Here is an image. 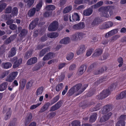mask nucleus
<instances>
[{
	"label": "nucleus",
	"instance_id": "f03ea898",
	"mask_svg": "<svg viewBox=\"0 0 126 126\" xmlns=\"http://www.w3.org/2000/svg\"><path fill=\"white\" fill-rule=\"evenodd\" d=\"M12 63H13V67L14 68H16L18 67L22 63V59L21 58L18 59V58L16 56L13 57L11 60Z\"/></svg>",
	"mask_w": 126,
	"mask_h": 126
},
{
	"label": "nucleus",
	"instance_id": "a878e982",
	"mask_svg": "<svg viewBox=\"0 0 126 126\" xmlns=\"http://www.w3.org/2000/svg\"><path fill=\"white\" fill-rule=\"evenodd\" d=\"M14 36L13 35L8 38L4 42V44L5 45H7L11 43L12 41H13L15 39Z\"/></svg>",
	"mask_w": 126,
	"mask_h": 126
},
{
	"label": "nucleus",
	"instance_id": "c03bdc74",
	"mask_svg": "<svg viewBox=\"0 0 126 126\" xmlns=\"http://www.w3.org/2000/svg\"><path fill=\"white\" fill-rule=\"evenodd\" d=\"M24 1L27 3V5L29 7H31L34 2V0H24Z\"/></svg>",
	"mask_w": 126,
	"mask_h": 126
},
{
	"label": "nucleus",
	"instance_id": "680f3d73",
	"mask_svg": "<svg viewBox=\"0 0 126 126\" xmlns=\"http://www.w3.org/2000/svg\"><path fill=\"white\" fill-rule=\"evenodd\" d=\"M101 107V104L99 103L94 107L93 110H99Z\"/></svg>",
	"mask_w": 126,
	"mask_h": 126
},
{
	"label": "nucleus",
	"instance_id": "2eb2a0df",
	"mask_svg": "<svg viewBox=\"0 0 126 126\" xmlns=\"http://www.w3.org/2000/svg\"><path fill=\"white\" fill-rule=\"evenodd\" d=\"M107 80V77L106 76L102 77L100 78L99 79H98L94 83V85H97L100 83Z\"/></svg>",
	"mask_w": 126,
	"mask_h": 126
},
{
	"label": "nucleus",
	"instance_id": "f8f14e48",
	"mask_svg": "<svg viewBox=\"0 0 126 126\" xmlns=\"http://www.w3.org/2000/svg\"><path fill=\"white\" fill-rule=\"evenodd\" d=\"M103 50L100 48H98L95 50V52L92 55V57H98L101 55L102 53Z\"/></svg>",
	"mask_w": 126,
	"mask_h": 126
},
{
	"label": "nucleus",
	"instance_id": "6e6d98bb",
	"mask_svg": "<svg viewBox=\"0 0 126 126\" xmlns=\"http://www.w3.org/2000/svg\"><path fill=\"white\" fill-rule=\"evenodd\" d=\"M12 7L11 6H8L6 9L5 11V14L10 13L11 12Z\"/></svg>",
	"mask_w": 126,
	"mask_h": 126
},
{
	"label": "nucleus",
	"instance_id": "49530a36",
	"mask_svg": "<svg viewBox=\"0 0 126 126\" xmlns=\"http://www.w3.org/2000/svg\"><path fill=\"white\" fill-rule=\"evenodd\" d=\"M50 103L48 102L46 103L41 109V110H46L50 106Z\"/></svg>",
	"mask_w": 126,
	"mask_h": 126
},
{
	"label": "nucleus",
	"instance_id": "3c124183",
	"mask_svg": "<svg viewBox=\"0 0 126 126\" xmlns=\"http://www.w3.org/2000/svg\"><path fill=\"white\" fill-rule=\"evenodd\" d=\"M125 122L124 120H119L117 123L116 126H125Z\"/></svg>",
	"mask_w": 126,
	"mask_h": 126
},
{
	"label": "nucleus",
	"instance_id": "a211bd4d",
	"mask_svg": "<svg viewBox=\"0 0 126 126\" xmlns=\"http://www.w3.org/2000/svg\"><path fill=\"white\" fill-rule=\"evenodd\" d=\"M126 97V90L122 92L120 94L117 95L116 99L117 100L121 99Z\"/></svg>",
	"mask_w": 126,
	"mask_h": 126
},
{
	"label": "nucleus",
	"instance_id": "5fc2aeb1",
	"mask_svg": "<svg viewBox=\"0 0 126 126\" xmlns=\"http://www.w3.org/2000/svg\"><path fill=\"white\" fill-rule=\"evenodd\" d=\"M96 63H94L91 64L88 68V70L90 71L94 67H95L97 65Z\"/></svg>",
	"mask_w": 126,
	"mask_h": 126
},
{
	"label": "nucleus",
	"instance_id": "ddd939ff",
	"mask_svg": "<svg viewBox=\"0 0 126 126\" xmlns=\"http://www.w3.org/2000/svg\"><path fill=\"white\" fill-rule=\"evenodd\" d=\"M16 47H13L10 49L8 54V57L9 58L14 56L16 53Z\"/></svg>",
	"mask_w": 126,
	"mask_h": 126
},
{
	"label": "nucleus",
	"instance_id": "4c0bfd02",
	"mask_svg": "<svg viewBox=\"0 0 126 126\" xmlns=\"http://www.w3.org/2000/svg\"><path fill=\"white\" fill-rule=\"evenodd\" d=\"M63 84L62 83H61L58 84L56 87V90L57 92H59L63 89Z\"/></svg>",
	"mask_w": 126,
	"mask_h": 126
},
{
	"label": "nucleus",
	"instance_id": "6e6552de",
	"mask_svg": "<svg viewBox=\"0 0 126 126\" xmlns=\"http://www.w3.org/2000/svg\"><path fill=\"white\" fill-rule=\"evenodd\" d=\"M94 104V103L93 102H88L85 101H84L80 103L79 106L80 107L82 108L83 109H84L87 107H90L91 105Z\"/></svg>",
	"mask_w": 126,
	"mask_h": 126
},
{
	"label": "nucleus",
	"instance_id": "f3484780",
	"mask_svg": "<svg viewBox=\"0 0 126 126\" xmlns=\"http://www.w3.org/2000/svg\"><path fill=\"white\" fill-rule=\"evenodd\" d=\"M27 81L24 79H21L19 82V88L21 90H23L25 88Z\"/></svg>",
	"mask_w": 126,
	"mask_h": 126
},
{
	"label": "nucleus",
	"instance_id": "dca6fc26",
	"mask_svg": "<svg viewBox=\"0 0 126 126\" xmlns=\"http://www.w3.org/2000/svg\"><path fill=\"white\" fill-rule=\"evenodd\" d=\"M32 115L31 113L29 114L25 118L24 121V124L26 126L28 125L31 121Z\"/></svg>",
	"mask_w": 126,
	"mask_h": 126
},
{
	"label": "nucleus",
	"instance_id": "ea45409f",
	"mask_svg": "<svg viewBox=\"0 0 126 126\" xmlns=\"http://www.w3.org/2000/svg\"><path fill=\"white\" fill-rule=\"evenodd\" d=\"M5 111V112L6 113L4 119L5 120H7L10 118L11 114V111Z\"/></svg>",
	"mask_w": 126,
	"mask_h": 126
},
{
	"label": "nucleus",
	"instance_id": "c85d7f7f",
	"mask_svg": "<svg viewBox=\"0 0 126 126\" xmlns=\"http://www.w3.org/2000/svg\"><path fill=\"white\" fill-rule=\"evenodd\" d=\"M58 35V34L57 32H51L47 34V36L51 38H55L57 37Z\"/></svg>",
	"mask_w": 126,
	"mask_h": 126
},
{
	"label": "nucleus",
	"instance_id": "8fccbe9b",
	"mask_svg": "<svg viewBox=\"0 0 126 126\" xmlns=\"http://www.w3.org/2000/svg\"><path fill=\"white\" fill-rule=\"evenodd\" d=\"M88 85L87 84H85L84 85V87L82 89L79 91L78 93L76 94V96H77L82 93L88 87Z\"/></svg>",
	"mask_w": 126,
	"mask_h": 126
},
{
	"label": "nucleus",
	"instance_id": "39448f33",
	"mask_svg": "<svg viewBox=\"0 0 126 126\" xmlns=\"http://www.w3.org/2000/svg\"><path fill=\"white\" fill-rule=\"evenodd\" d=\"M114 6H102L99 8L98 11L100 12V11L102 10L107 12L109 11L110 14L111 15L112 13V10L114 9Z\"/></svg>",
	"mask_w": 126,
	"mask_h": 126
},
{
	"label": "nucleus",
	"instance_id": "5701e85b",
	"mask_svg": "<svg viewBox=\"0 0 126 126\" xmlns=\"http://www.w3.org/2000/svg\"><path fill=\"white\" fill-rule=\"evenodd\" d=\"M107 69V67L105 66L102 67L101 69L98 71H95L94 74L95 75H97L100 74L101 73L105 71H106Z\"/></svg>",
	"mask_w": 126,
	"mask_h": 126
},
{
	"label": "nucleus",
	"instance_id": "7ed1b4c3",
	"mask_svg": "<svg viewBox=\"0 0 126 126\" xmlns=\"http://www.w3.org/2000/svg\"><path fill=\"white\" fill-rule=\"evenodd\" d=\"M58 22L55 20L50 24L48 28V30L49 31H55L58 29Z\"/></svg>",
	"mask_w": 126,
	"mask_h": 126
},
{
	"label": "nucleus",
	"instance_id": "bb28decb",
	"mask_svg": "<svg viewBox=\"0 0 126 126\" xmlns=\"http://www.w3.org/2000/svg\"><path fill=\"white\" fill-rule=\"evenodd\" d=\"M8 85V83L6 82L2 83L0 85V91H3L7 88Z\"/></svg>",
	"mask_w": 126,
	"mask_h": 126
},
{
	"label": "nucleus",
	"instance_id": "f704fd0d",
	"mask_svg": "<svg viewBox=\"0 0 126 126\" xmlns=\"http://www.w3.org/2000/svg\"><path fill=\"white\" fill-rule=\"evenodd\" d=\"M32 54V51L31 50H29L25 53L24 57L26 59H28L31 57Z\"/></svg>",
	"mask_w": 126,
	"mask_h": 126
},
{
	"label": "nucleus",
	"instance_id": "f257e3e1",
	"mask_svg": "<svg viewBox=\"0 0 126 126\" xmlns=\"http://www.w3.org/2000/svg\"><path fill=\"white\" fill-rule=\"evenodd\" d=\"M117 82L115 83H112L110 85L108 88V89L103 90L99 95H97L96 97L97 99H102L107 97L110 94V91L113 90V88H115L117 85Z\"/></svg>",
	"mask_w": 126,
	"mask_h": 126
},
{
	"label": "nucleus",
	"instance_id": "338daca9",
	"mask_svg": "<svg viewBox=\"0 0 126 126\" xmlns=\"http://www.w3.org/2000/svg\"><path fill=\"white\" fill-rule=\"evenodd\" d=\"M41 104V103H39L36 105H33L31 106L30 107V109L31 110H33L36 108Z\"/></svg>",
	"mask_w": 126,
	"mask_h": 126
},
{
	"label": "nucleus",
	"instance_id": "13d9d810",
	"mask_svg": "<svg viewBox=\"0 0 126 126\" xmlns=\"http://www.w3.org/2000/svg\"><path fill=\"white\" fill-rule=\"evenodd\" d=\"M94 49L92 48L89 49L87 50L86 54V55L87 57L90 56L91 55Z\"/></svg>",
	"mask_w": 126,
	"mask_h": 126
},
{
	"label": "nucleus",
	"instance_id": "72a5a7b5",
	"mask_svg": "<svg viewBox=\"0 0 126 126\" xmlns=\"http://www.w3.org/2000/svg\"><path fill=\"white\" fill-rule=\"evenodd\" d=\"M18 9L16 7H14L11 11V15L13 16H16L18 13Z\"/></svg>",
	"mask_w": 126,
	"mask_h": 126
},
{
	"label": "nucleus",
	"instance_id": "412c9836",
	"mask_svg": "<svg viewBox=\"0 0 126 126\" xmlns=\"http://www.w3.org/2000/svg\"><path fill=\"white\" fill-rule=\"evenodd\" d=\"M86 50V48L85 46L84 45H82L80 46V48L78 50L77 53L78 55H79L84 52Z\"/></svg>",
	"mask_w": 126,
	"mask_h": 126
},
{
	"label": "nucleus",
	"instance_id": "58836bf2",
	"mask_svg": "<svg viewBox=\"0 0 126 126\" xmlns=\"http://www.w3.org/2000/svg\"><path fill=\"white\" fill-rule=\"evenodd\" d=\"M69 39L68 37L64 38L61 40L60 43L61 44H67L69 43Z\"/></svg>",
	"mask_w": 126,
	"mask_h": 126
},
{
	"label": "nucleus",
	"instance_id": "393cba45",
	"mask_svg": "<svg viewBox=\"0 0 126 126\" xmlns=\"http://www.w3.org/2000/svg\"><path fill=\"white\" fill-rule=\"evenodd\" d=\"M20 33V34H19V36H20L21 38H23L27 34L28 31L26 29H24L21 30Z\"/></svg>",
	"mask_w": 126,
	"mask_h": 126
},
{
	"label": "nucleus",
	"instance_id": "7c9ffc66",
	"mask_svg": "<svg viewBox=\"0 0 126 126\" xmlns=\"http://www.w3.org/2000/svg\"><path fill=\"white\" fill-rule=\"evenodd\" d=\"M36 11L35 8L33 7L29 11L28 15L30 17L33 16L35 13Z\"/></svg>",
	"mask_w": 126,
	"mask_h": 126
},
{
	"label": "nucleus",
	"instance_id": "473e14b6",
	"mask_svg": "<svg viewBox=\"0 0 126 126\" xmlns=\"http://www.w3.org/2000/svg\"><path fill=\"white\" fill-rule=\"evenodd\" d=\"M97 117V115L96 113H93L90 116L89 121L90 122H93L95 121Z\"/></svg>",
	"mask_w": 126,
	"mask_h": 126
},
{
	"label": "nucleus",
	"instance_id": "6ab92c4d",
	"mask_svg": "<svg viewBox=\"0 0 126 126\" xmlns=\"http://www.w3.org/2000/svg\"><path fill=\"white\" fill-rule=\"evenodd\" d=\"M53 53L51 52H49L45 56L43 60L44 61H46L51 59L53 57Z\"/></svg>",
	"mask_w": 126,
	"mask_h": 126
},
{
	"label": "nucleus",
	"instance_id": "423d86ee",
	"mask_svg": "<svg viewBox=\"0 0 126 126\" xmlns=\"http://www.w3.org/2000/svg\"><path fill=\"white\" fill-rule=\"evenodd\" d=\"M39 21V19L36 18L32 21L29 25V30L33 29L38 24Z\"/></svg>",
	"mask_w": 126,
	"mask_h": 126
},
{
	"label": "nucleus",
	"instance_id": "0e129e2a",
	"mask_svg": "<svg viewBox=\"0 0 126 126\" xmlns=\"http://www.w3.org/2000/svg\"><path fill=\"white\" fill-rule=\"evenodd\" d=\"M80 122L77 120H75L73 121L71 124L72 126H78L80 124Z\"/></svg>",
	"mask_w": 126,
	"mask_h": 126
},
{
	"label": "nucleus",
	"instance_id": "052dcab7",
	"mask_svg": "<svg viewBox=\"0 0 126 126\" xmlns=\"http://www.w3.org/2000/svg\"><path fill=\"white\" fill-rule=\"evenodd\" d=\"M117 61L119 63L118 65V66L120 67L121 66L123 63V59L121 57H119L117 59Z\"/></svg>",
	"mask_w": 126,
	"mask_h": 126
},
{
	"label": "nucleus",
	"instance_id": "0eeeda50",
	"mask_svg": "<svg viewBox=\"0 0 126 126\" xmlns=\"http://www.w3.org/2000/svg\"><path fill=\"white\" fill-rule=\"evenodd\" d=\"M87 66L86 65L83 64L79 68L77 73L79 76L81 75L86 70Z\"/></svg>",
	"mask_w": 126,
	"mask_h": 126
},
{
	"label": "nucleus",
	"instance_id": "4be33fe9",
	"mask_svg": "<svg viewBox=\"0 0 126 126\" xmlns=\"http://www.w3.org/2000/svg\"><path fill=\"white\" fill-rule=\"evenodd\" d=\"M93 12V10L91 8H88L84 10L83 12L84 15L85 16H89L91 15Z\"/></svg>",
	"mask_w": 126,
	"mask_h": 126
},
{
	"label": "nucleus",
	"instance_id": "de8ad7c7",
	"mask_svg": "<svg viewBox=\"0 0 126 126\" xmlns=\"http://www.w3.org/2000/svg\"><path fill=\"white\" fill-rule=\"evenodd\" d=\"M82 84L81 83H78L75 85L73 87H74V89L76 92H78L81 87Z\"/></svg>",
	"mask_w": 126,
	"mask_h": 126
},
{
	"label": "nucleus",
	"instance_id": "cd10ccee",
	"mask_svg": "<svg viewBox=\"0 0 126 126\" xmlns=\"http://www.w3.org/2000/svg\"><path fill=\"white\" fill-rule=\"evenodd\" d=\"M44 89V87L41 86L38 88L36 92V95L38 96L39 95L42 94L43 92Z\"/></svg>",
	"mask_w": 126,
	"mask_h": 126
},
{
	"label": "nucleus",
	"instance_id": "e2e57ef3",
	"mask_svg": "<svg viewBox=\"0 0 126 126\" xmlns=\"http://www.w3.org/2000/svg\"><path fill=\"white\" fill-rule=\"evenodd\" d=\"M73 53L71 52L69 53L66 57V59L68 60H70L73 59Z\"/></svg>",
	"mask_w": 126,
	"mask_h": 126
},
{
	"label": "nucleus",
	"instance_id": "a18cd8bd",
	"mask_svg": "<svg viewBox=\"0 0 126 126\" xmlns=\"http://www.w3.org/2000/svg\"><path fill=\"white\" fill-rule=\"evenodd\" d=\"M17 120L16 119H14L10 122L8 126H16V124Z\"/></svg>",
	"mask_w": 126,
	"mask_h": 126
},
{
	"label": "nucleus",
	"instance_id": "2f4dec72",
	"mask_svg": "<svg viewBox=\"0 0 126 126\" xmlns=\"http://www.w3.org/2000/svg\"><path fill=\"white\" fill-rule=\"evenodd\" d=\"M2 65L4 69H8L11 67L12 65L11 63L8 62L3 63Z\"/></svg>",
	"mask_w": 126,
	"mask_h": 126
},
{
	"label": "nucleus",
	"instance_id": "9b49d317",
	"mask_svg": "<svg viewBox=\"0 0 126 126\" xmlns=\"http://www.w3.org/2000/svg\"><path fill=\"white\" fill-rule=\"evenodd\" d=\"M71 17L70 16L69 17V20L70 21L76 22V21H79L80 20V17L77 13H74V14L72 16V20L71 18Z\"/></svg>",
	"mask_w": 126,
	"mask_h": 126
},
{
	"label": "nucleus",
	"instance_id": "1a4fd4ad",
	"mask_svg": "<svg viewBox=\"0 0 126 126\" xmlns=\"http://www.w3.org/2000/svg\"><path fill=\"white\" fill-rule=\"evenodd\" d=\"M101 22L100 18L98 17L95 18L90 26V28H92L100 24Z\"/></svg>",
	"mask_w": 126,
	"mask_h": 126
},
{
	"label": "nucleus",
	"instance_id": "b1692460",
	"mask_svg": "<svg viewBox=\"0 0 126 126\" xmlns=\"http://www.w3.org/2000/svg\"><path fill=\"white\" fill-rule=\"evenodd\" d=\"M76 92V91L74 89V87H72L69 90L66 95L68 97L70 96L73 95Z\"/></svg>",
	"mask_w": 126,
	"mask_h": 126
},
{
	"label": "nucleus",
	"instance_id": "a19ab883",
	"mask_svg": "<svg viewBox=\"0 0 126 126\" xmlns=\"http://www.w3.org/2000/svg\"><path fill=\"white\" fill-rule=\"evenodd\" d=\"M33 80H29L27 83L26 87L27 89H30L32 86L33 84Z\"/></svg>",
	"mask_w": 126,
	"mask_h": 126
},
{
	"label": "nucleus",
	"instance_id": "e433bc0d",
	"mask_svg": "<svg viewBox=\"0 0 126 126\" xmlns=\"http://www.w3.org/2000/svg\"><path fill=\"white\" fill-rule=\"evenodd\" d=\"M45 9L47 11L53 10L55 9V7L53 5H49L46 6Z\"/></svg>",
	"mask_w": 126,
	"mask_h": 126
},
{
	"label": "nucleus",
	"instance_id": "603ef678",
	"mask_svg": "<svg viewBox=\"0 0 126 126\" xmlns=\"http://www.w3.org/2000/svg\"><path fill=\"white\" fill-rule=\"evenodd\" d=\"M105 28H109L112 26L113 25V23L111 21H109L104 23Z\"/></svg>",
	"mask_w": 126,
	"mask_h": 126
},
{
	"label": "nucleus",
	"instance_id": "37998d69",
	"mask_svg": "<svg viewBox=\"0 0 126 126\" xmlns=\"http://www.w3.org/2000/svg\"><path fill=\"white\" fill-rule=\"evenodd\" d=\"M113 106L111 104L107 105H105L103 107V110H111L113 108Z\"/></svg>",
	"mask_w": 126,
	"mask_h": 126
},
{
	"label": "nucleus",
	"instance_id": "09e8293b",
	"mask_svg": "<svg viewBox=\"0 0 126 126\" xmlns=\"http://www.w3.org/2000/svg\"><path fill=\"white\" fill-rule=\"evenodd\" d=\"M102 113L106 117H108L109 119L110 117L112 115V113L109 111H103Z\"/></svg>",
	"mask_w": 126,
	"mask_h": 126
},
{
	"label": "nucleus",
	"instance_id": "79ce46f5",
	"mask_svg": "<svg viewBox=\"0 0 126 126\" xmlns=\"http://www.w3.org/2000/svg\"><path fill=\"white\" fill-rule=\"evenodd\" d=\"M59 98L60 96L58 95L53 98L51 100V105H53L59 99Z\"/></svg>",
	"mask_w": 126,
	"mask_h": 126
},
{
	"label": "nucleus",
	"instance_id": "4468645a",
	"mask_svg": "<svg viewBox=\"0 0 126 126\" xmlns=\"http://www.w3.org/2000/svg\"><path fill=\"white\" fill-rule=\"evenodd\" d=\"M37 59L35 57L31 58L28 60L26 64L28 65H31L37 62Z\"/></svg>",
	"mask_w": 126,
	"mask_h": 126
},
{
	"label": "nucleus",
	"instance_id": "864d4df0",
	"mask_svg": "<svg viewBox=\"0 0 126 126\" xmlns=\"http://www.w3.org/2000/svg\"><path fill=\"white\" fill-rule=\"evenodd\" d=\"M45 46V45L44 44H40L37 45L36 47V50H39L42 49Z\"/></svg>",
	"mask_w": 126,
	"mask_h": 126
},
{
	"label": "nucleus",
	"instance_id": "4d7b16f0",
	"mask_svg": "<svg viewBox=\"0 0 126 126\" xmlns=\"http://www.w3.org/2000/svg\"><path fill=\"white\" fill-rule=\"evenodd\" d=\"M101 12V15L102 16H104L107 18H108L109 17V15L108 14L107 12L103 11H100Z\"/></svg>",
	"mask_w": 126,
	"mask_h": 126
},
{
	"label": "nucleus",
	"instance_id": "bf43d9fd",
	"mask_svg": "<svg viewBox=\"0 0 126 126\" xmlns=\"http://www.w3.org/2000/svg\"><path fill=\"white\" fill-rule=\"evenodd\" d=\"M79 30L83 29L85 27V24L84 22H80L78 23Z\"/></svg>",
	"mask_w": 126,
	"mask_h": 126
},
{
	"label": "nucleus",
	"instance_id": "774afa93",
	"mask_svg": "<svg viewBox=\"0 0 126 126\" xmlns=\"http://www.w3.org/2000/svg\"><path fill=\"white\" fill-rule=\"evenodd\" d=\"M9 28L12 30H14L17 29V26L16 24H12L10 25Z\"/></svg>",
	"mask_w": 126,
	"mask_h": 126
},
{
	"label": "nucleus",
	"instance_id": "69168bd1",
	"mask_svg": "<svg viewBox=\"0 0 126 126\" xmlns=\"http://www.w3.org/2000/svg\"><path fill=\"white\" fill-rule=\"evenodd\" d=\"M109 119V117H106L104 115L103 116L101 117L100 120V121L101 122H104Z\"/></svg>",
	"mask_w": 126,
	"mask_h": 126
},
{
	"label": "nucleus",
	"instance_id": "20e7f679",
	"mask_svg": "<svg viewBox=\"0 0 126 126\" xmlns=\"http://www.w3.org/2000/svg\"><path fill=\"white\" fill-rule=\"evenodd\" d=\"M18 74V72L17 71L12 72L7 77L6 81L10 82H12L16 78Z\"/></svg>",
	"mask_w": 126,
	"mask_h": 126
},
{
	"label": "nucleus",
	"instance_id": "c9c22d12",
	"mask_svg": "<svg viewBox=\"0 0 126 126\" xmlns=\"http://www.w3.org/2000/svg\"><path fill=\"white\" fill-rule=\"evenodd\" d=\"M72 6L71 5H69L65 7L63 11V13L65 14L69 12L72 10Z\"/></svg>",
	"mask_w": 126,
	"mask_h": 126
},
{
	"label": "nucleus",
	"instance_id": "9d476101",
	"mask_svg": "<svg viewBox=\"0 0 126 126\" xmlns=\"http://www.w3.org/2000/svg\"><path fill=\"white\" fill-rule=\"evenodd\" d=\"M62 101L59 100L55 105L52 106L50 110H56L59 108L62 105Z\"/></svg>",
	"mask_w": 126,
	"mask_h": 126
},
{
	"label": "nucleus",
	"instance_id": "aec40b11",
	"mask_svg": "<svg viewBox=\"0 0 126 126\" xmlns=\"http://www.w3.org/2000/svg\"><path fill=\"white\" fill-rule=\"evenodd\" d=\"M50 50V48L48 47L42 49L39 52V56L41 57L43 56L47 52L49 51Z\"/></svg>",
	"mask_w": 126,
	"mask_h": 126
},
{
	"label": "nucleus",
	"instance_id": "c756f323",
	"mask_svg": "<svg viewBox=\"0 0 126 126\" xmlns=\"http://www.w3.org/2000/svg\"><path fill=\"white\" fill-rule=\"evenodd\" d=\"M43 4V2L42 0H40L39 1V2L37 4L36 6V10L37 12L40 10Z\"/></svg>",
	"mask_w": 126,
	"mask_h": 126
}]
</instances>
